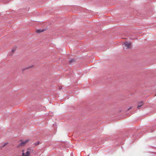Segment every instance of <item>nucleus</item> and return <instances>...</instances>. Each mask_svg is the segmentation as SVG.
Wrapping results in <instances>:
<instances>
[{
  "mask_svg": "<svg viewBox=\"0 0 156 156\" xmlns=\"http://www.w3.org/2000/svg\"><path fill=\"white\" fill-rule=\"evenodd\" d=\"M122 45L124 48L126 47V49H129L131 48L132 45L131 43L130 42H126L123 43Z\"/></svg>",
  "mask_w": 156,
  "mask_h": 156,
  "instance_id": "nucleus-1",
  "label": "nucleus"
},
{
  "mask_svg": "<svg viewBox=\"0 0 156 156\" xmlns=\"http://www.w3.org/2000/svg\"><path fill=\"white\" fill-rule=\"evenodd\" d=\"M29 140H27L25 141H23L21 140H20L19 141L20 144L18 146H23L25 145L29 141Z\"/></svg>",
  "mask_w": 156,
  "mask_h": 156,
  "instance_id": "nucleus-2",
  "label": "nucleus"
},
{
  "mask_svg": "<svg viewBox=\"0 0 156 156\" xmlns=\"http://www.w3.org/2000/svg\"><path fill=\"white\" fill-rule=\"evenodd\" d=\"M30 150V148L28 149V150L27 151L26 153L24 152V151H22V156H30V152L29 150Z\"/></svg>",
  "mask_w": 156,
  "mask_h": 156,
  "instance_id": "nucleus-3",
  "label": "nucleus"
},
{
  "mask_svg": "<svg viewBox=\"0 0 156 156\" xmlns=\"http://www.w3.org/2000/svg\"><path fill=\"white\" fill-rule=\"evenodd\" d=\"M144 104V102L143 101H140L138 103L137 108L139 109L140 108V107L142 106Z\"/></svg>",
  "mask_w": 156,
  "mask_h": 156,
  "instance_id": "nucleus-4",
  "label": "nucleus"
},
{
  "mask_svg": "<svg viewBox=\"0 0 156 156\" xmlns=\"http://www.w3.org/2000/svg\"><path fill=\"white\" fill-rule=\"evenodd\" d=\"M17 49V47H14L12 49L11 52H12V53H14L15 51H16Z\"/></svg>",
  "mask_w": 156,
  "mask_h": 156,
  "instance_id": "nucleus-5",
  "label": "nucleus"
},
{
  "mask_svg": "<svg viewBox=\"0 0 156 156\" xmlns=\"http://www.w3.org/2000/svg\"><path fill=\"white\" fill-rule=\"evenodd\" d=\"M43 31L42 30H37V33H41V32H42Z\"/></svg>",
  "mask_w": 156,
  "mask_h": 156,
  "instance_id": "nucleus-6",
  "label": "nucleus"
},
{
  "mask_svg": "<svg viewBox=\"0 0 156 156\" xmlns=\"http://www.w3.org/2000/svg\"><path fill=\"white\" fill-rule=\"evenodd\" d=\"M40 144V142L38 141L37 142V143H35L34 144L35 145V146H37L38 144Z\"/></svg>",
  "mask_w": 156,
  "mask_h": 156,
  "instance_id": "nucleus-7",
  "label": "nucleus"
},
{
  "mask_svg": "<svg viewBox=\"0 0 156 156\" xmlns=\"http://www.w3.org/2000/svg\"><path fill=\"white\" fill-rule=\"evenodd\" d=\"M8 144V143H5L2 146V147H4L6 145H7Z\"/></svg>",
  "mask_w": 156,
  "mask_h": 156,
  "instance_id": "nucleus-8",
  "label": "nucleus"
},
{
  "mask_svg": "<svg viewBox=\"0 0 156 156\" xmlns=\"http://www.w3.org/2000/svg\"><path fill=\"white\" fill-rule=\"evenodd\" d=\"M74 61V60L73 59H72L69 61V62L71 63Z\"/></svg>",
  "mask_w": 156,
  "mask_h": 156,
  "instance_id": "nucleus-9",
  "label": "nucleus"
},
{
  "mask_svg": "<svg viewBox=\"0 0 156 156\" xmlns=\"http://www.w3.org/2000/svg\"><path fill=\"white\" fill-rule=\"evenodd\" d=\"M12 54H10V55H12Z\"/></svg>",
  "mask_w": 156,
  "mask_h": 156,
  "instance_id": "nucleus-10",
  "label": "nucleus"
},
{
  "mask_svg": "<svg viewBox=\"0 0 156 156\" xmlns=\"http://www.w3.org/2000/svg\"><path fill=\"white\" fill-rule=\"evenodd\" d=\"M155 96H156V94H155Z\"/></svg>",
  "mask_w": 156,
  "mask_h": 156,
  "instance_id": "nucleus-11",
  "label": "nucleus"
}]
</instances>
